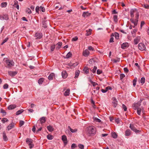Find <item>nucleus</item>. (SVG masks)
I'll list each match as a JSON object with an SVG mask.
<instances>
[{"mask_svg": "<svg viewBox=\"0 0 149 149\" xmlns=\"http://www.w3.org/2000/svg\"><path fill=\"white\" fill-rule=\"evenodd\" d=\"M87 131L90 135H94L96 133V129L95 127L89 126L87 128Z\"/></svg>", "mask_w": 149, "mask_h": 149, "instance_id": "nucleus-1", "label": "nucleus"}, {"mask_svg": "<svg viewBox=\"0 0 149 149\" xmlns=\"http://www.w3.org/2000/svg\"><path fill=\"white\" fill-rule=\"evenodd\" d=\"M130 15L132 18L134 17V14L135 15L136 19H138L139 15L138 12L136 9H132L130 10Z\"/></svg>", "mask_w": 149, "mask_h": 149, "instance_id": "nucleus-2", "label": "nucleus"}, {"mask_svg": "<svg viewBox=\"0 0 149 149\" xmlns=\"http://www.w3.org/2000/svg\"><path fill=\"white\" fill-rule=\"evenodd\" d=\"M6 67L7 68H10L14 65V63L12 61L9 59L6 60Z\"/></svg>", "mask_w": 149, "mask_h": 149, "instance_id": "nucleus-3", "label": "nucleus"}, {"mask_svg": "<svg viewBox=\"0 0 149 149\" xmlns=\"http://www.w3.org/2000/svg\"><path fill=\"white\" fill-rule=\"evenodd\" d=\"M130 127L132 131H134L136 134L139 133L141 132L140 130L136 129L134 124H130Z\"/></svg>", "mask_w": 149, "mask_h": 149, "instance_id": "nucleus-4", "label": "nucleus"}, {"mask_svg": "<svg viewBox=\"0 0 149 149\" xmlns=\"http://www.w3.org/2000/svg\"><path fill=\"white\" fill-rule=\"evenodd\" d=\"M36 13H39V11L40 10L42 12H44L45 11V8L41 6L40 7H39L38 6H37L36 8Z\"/></svg>", "mask_w": 149, "mask_h": 149, "instance_id": "nucleus-5", "label": "nucleus"}, {"mask_svg": "<svg viewBox=\"0 0 149 149\" xmlns=\"http://www.w3.org/2000/svg\"><path fill=\"white\" fill-rule=\"evenodd\" d=\"M138 47L141 51L145 50L146 49L145 45L143 43H140L138 45Z\"/></svg>", "mask_w": 149, "mask_h": 149, "instance_id": "nucleus-6", "label": "nucleus"}, {"mask_svg": "<svg viewBox=\"0 0 149 149\" xmlns=\"http://www.w3.org/2000/svg\"><path fill=\"white\" fill-rule=\"evenodd\" d=\"M42 27L44 28H46L47 27V25L48 24H50L49 22V20H44L42 21Z\"/></svg>", "mask_w": 149, "mask_h": 149, "instance_id": "nucleus-7", "label": "nucleus"}, {"mask_svg": "<svg viewBox=\"0 0 149 149\" xmlns=\"http://www.w3.org/2000/svg\"><path fill=\"white\" fill-rule=\"evenodd\" d=\"M140 105V103L137 102V103H135L133 105L132 107L133 109L136 110L138 108H139V107Z\"/></svg>", "mask_w": 149, "mask_h": 149, "instance_id": "nucleus-8", "label": "nucleus"}, {"mask_svg": "<svg viewBox=\"0 0 149 149\" xmlns=\"http://www.w3.org/2000/svg\"><path fill=\"white\" fill-rule=\"evenodd\" d=\"M34 37L36 39H40L42 37V33L37 32L35 34Z\"/></svg>", "mask_w": 149, "mask_h": 149, "instance_id": "nucleus-9", "label": "nucleus"}, {"mask_svg": "<svg viewBox=\"0 0 149 149\" xmlns=\"http://www.w3.org/2000/svg\"><path fill=\"white\" fill-rule=\"evenodd\" d=\"M8 74L10 76L12 77L15 76L17 74V71H9L8 72Z\"/></svg>", "mask_w": 149, "mask_h": 149, "instance_id": "nucleus-10", "label": "nucleus"}, {"mask_svg": "<svg viewBox=\"0 0 149 149\" xmlns=\"http://www.w3.org/2000/svg\"><path fill=\"white\" fill-rule=\"evenodd\" d=\"M62 140L63 141L64 145H66L68 143L67 138L66 136L65 135H63L62 136Z\"/></svg>", "mask_w": 149, "mask_h": 149, "instance_id": "nucleus-11", "label": "nucleus"}, {"mask_svg": "<svg viewBox=\"0 0 149 149\" xmlns=\"http://www.w3.org/2000/svg\"><path fill=\"white\" fill-rule=\"evenodd\" d=\"M129 46V45L127 42H125L123 43L121 45V48L123 49H125L127 48Z\"/></svg>", "mask_w": 149, "mask_h": 149, "instance_id": "nucleus-12", "label": "nucleus"}, {"mask_svg": "<svg viewBox=\"0 0 149 149\" xmlns=\"http://www.w3.org/2000/svg\"><path fill=\"white\" fill-rule=\"evenodd\" d=\"M113 101L112 103L113 104V106L114 107H116L118 105V102L115 97H113Z\"/></svg>", "mask_w": 149, "mask_h": 149, "instance_id": "nucleus-13", "label": "nucleus"}, {"mask_svg": "<svg viewBox=\"0 0 149 149\" xmlns=\"http://www.w3.org/2000/svg\"><path fill=\"white\" fill-rule=\"evenodd\" d=\"M131 131L129 129H127L125 131V135L126 136H130L131 134Z\"/></svg>", "mask_w": 149, "mask_h": 149, "instance_id": "nucleus-14", "label": "nucleus"}, {"mask_svg": "<svg viewBox=\"0 0 149 149\" xmlns=\"http://www.w3.org/2000/svg\"><path fill=\"white\" fill-rule=\"evenodd\" d=\"M91 13L88 12H84L82 14V16L84 18L87 17L88 16L90 15Z\"/></svg>", "mask_w": 149, "mask_h": 149, "instance_id": "nucleus-15", "label": "nucleus"}, {"mask_svg": "<svg viewBox=\"0 0 149 149\" xmlns=\"http://www.w3.org/2000/svg\"><path fill=\"white\" fill-rule=\"evenodd\" d=\"M90 52L87 49H86L84 51L83 53V55L85 56H87L89 54Z\"/></svg>", "mask_w": 149, "mask_h": 149, "instance_id": "nucleus-16", "label": "nucleus"}, {"mask_svg": "<svg viewBox=\"0 0 149 149\" xmlns=\"http://www.w3.org/2000/svg\"><path fill=\"white\" fill-rule=\"evenodd\" d=\"M62 77L64 79L66 78L68 76L67 73L66 71H63L62 72Z\"/></svg>", "mask_w": 149, "mask_h": 149, "instance_id": "nucleus-17", "label": "nucleus"}, {"mask_svg": "<svg viewBox=\"0 0 149 149\" xmlns=\"http://www.w3.org/2000/svg\"><path fill=\"white\" fill-rule=\"evenodd\" d=\"M39 120L40 123L41 124H42L43 123H45L46 121V120L45 119V117H42Z\"/></svg>", "mask_w": 149, "mask_h": 149, "instance_id": "nucleus-18", "label": "nucleus"}, {"mask_svg": "<svg viewBox=\"0 0 149 149\" xmlns=\"http://www.w3.org/2000/svg\"><path fill=\"white\" fill-rule=\"evenodd\" d=\"M140 39V37H138L134 39V44L135 45L137 44L138 43Z\"/></svg>", "mask_w": 149, "mask_h": 149, "instance_id": "nucleus-19", "label": "nucleus"}, {"mask_svg": "<svg viewBox=\"0 0 149 149\" xmlns=\"http://www.w3.org/2000/svg\"><path fill=\"white\" fill-rule=\"evenodd\" d=\"M16 107V105L15 104H11L8 107V109L9 110L12 109Z\"/></svg>", "mask_w": 149, "mask_h": 149, "instance_id": "nucleus-20", "label": "nucleus"}, {"mask_svg": "<svg viewBox=\"0 0 149 149\" xmlns=\"http://www.w3.org/2000/svg\"><path fill=\"white\" fill-rule=\"evenodd\" d=\"M0 19H8V17L7 15L3 14L0 15Z\"/></svg>", "mask_w": 149, "mask_h": 149, "instance_id": "nucleus-21", "label": "nucleus"}, {"mask_svg": "<svg viewBox=\"0 0 149 149\" xmlns=\"http://www.w3.org/2000/svg\"><path fill=\"white\" fill-rule=\"evenodd\" d=\"M70 89H67L64 93V96H66L69 95L70 94Z\"/></svg>", "mask_w": 149, "mask_h": 149, "instance_id": "nucleus-22", "label": "nucleus"}, {"mask_svg": "<svg viewBox=\"0 0 149 149\" xmlns=\"http://www.w3.org/2000/svg\"><path fill=\"white\" fill-rule=\"evenodd\" d=\"M54 76L55 75L54 73H51L48 76V78L50 80H52Z\"/></svg>", "mask_w": 149, "mask_h": 149, "instance_id": "nucleus-23", "label": "nucleus"}, {"mask_svg": "<svg viewBox=\"0 0 149 149\" xmlns=\"http://www.w3.org/2000/svg\"><path fill=\"white\" fill-rule=\"evenodd\" d=\"M132 22L134 24V26H133V27H134L137 25V24L138 20L134 21V19H130Z\"/></svg>", "mask_w": 149, "mask_h": 149, "instance_id": "nucleus-24", "label": "nucleus"}, {"mask_svg": "<svg viewBox=\"0 0 149 149\" xmlns=\"http://www.w3.org/2000/svg\"><path fill=\"white\" fill-rule=\"evenodd\" d=\"M14 126V123H11L7 127V129L9 130L13 128Z\"/></svg>", "mask_w": 149, "mask_h": 149, "instance_id": "nucleus-25", "label": "nucleus"}, {"mask_svg": "<svg viewBox=\"0 0 149 149\" xmlns=\"http://www.w3.org/2000/svg\"><path fill=\"white\" fill-rule=\"evenodd\" d=\"M47 128L48 130L50 132H52L54 130V128L51 125L47 126Z\"/></svg>", "mask_w": 149, "mask_h": 149, "instance_id": "nucleus-26", "label": "nucleus"}, {"mask_svg": "<svg viewBox=\"0 0 149 149\" xmlns=\"http://www.w3.org/2000/svg\"><path fill=\"white\" fill-rule=\"evenodd\" d=\"M111 135L112 137L114 139H116L117 138V137H118L117 134L115 132H111Z\"/></svg>", "mask_w": 149, "mask_h": 149, "instance_id": "nucleus-27", "label": "nucleus"}, {"mask_svg": "<svg viewBox=\"0 0 149 149\" xmlns=\"http://www.w3.org/2000/svg\"><path fill=\"white\" fill-rule=\"evenodd\" d=\"M62 43L61 42H59L56 44V45H58V46H57L56 47V49H59L61 48L62 45Z\"/></svg>", "mask_w": 149, "mask_h": 149, "instance_id": "nucleus-28", "label": "nucleus"}, {"mask_svg": "<svg viewBox=\"0 0 149 149\" xmlns=\"http://www.w3.org/2000/svg\"><path fill=\"white\" fill-rule=\"evenodd\" d=\"M3 139L5 141H6L8 140V139L7 137L6 134L5 132H3Z\"/></svg>", "mask_w": 149, "mask_h": 149, "instance_id": "nucleus-29", "label": "nucleus"}, {"mask_svg": "<svg viewBox=\"0 0 149 149\" xmlns=\"http://www.w3.org/2000/svg\"><path fill=\"white\" fill-rule=\"evenodd\" d=\"M80 71L79 70H77L75 72V76L74 77L75 78H77L78 77L79 74H80Z\"/></svg>", "mask_w": 149, "mask_h": 149, "instance_id": "nucleus-30", "label": "nucleus"}, {"mask_svg": "<svg viewBox=\"0 0 149 149\" xmlns=\"http://www.w3.org/2000/svg\"><path fill=\"white\" fill-rule=\"evenodd\" d=\"M68 129H69L70 131L73 133H75L77 131V129H75L74 130L72 129L70 126H68Z\"/></svg>", "mask_w": 149, "mask_h": 149, "instance_id": "nucleus-31", "label": "nucleus"}, {"mask_svg": "<svg viewBox=\"0 0 149 149\" xmlns=\"http://www.w3.org/2000/svg\"><path fill=\"white\" fill-rule=\"evenodd\" d=\"M93 119L94 121H95L96 122L98 123H100L101 122V120L100 119L96 117H93Z\"/></svg>", "mask_w": 149, "mask_h": 149, "instance_id": "nucleus-32", "label": "nucleus"}, {"mask_svg": "<svg viewBox=\"0 0 149 149\" xmlns=\"http://www.w3.org/2000/svg\"><path fill=\"white\" fill-rule=\"evenodd\" d=\"M145 81V79L144 77H142L141 80H140V82L142 84V85H143L144 84Z\"/></svg>", "mask_w": 149, "mask_h": 149, "instance_id": "nucleus-33", "label": "nucleus"}, {"mask_svg": "<svg viewBox=\"0 0 149 149\" xmlns=\"http://www.w3.org/2000/svg\"><path fill=\"white\" fill-rule=\"evenodd\" d=\"M83 71L86 74H88L89 73V70L87 67H85L83 69Z\"/></svg>", "mask_w": 149, "mask_h": 149, "instance_id": "nucleus-34", "label": "nucleus"}, {"mask_svg": "<svg viewBox=\"0 0 149 149\" xmlns=\"http://www.w3.org/2000/svg\"><path fill=\"white\" fill-rule=\"evenodd\" d=\"M44 79L43 78H40L38 81V83L39 84H41L44 81Z\"/></svg>", "mask_w": 149, "mask_h": 149, "instance_id": "nucleus-35", "label": "nucleus"}, {"mask_svg": "<svg viewBox=\"0 0 149 149\" xmlns=\"http://www.w3.org/2000/svg\"><path fill=\"white\" fill-rule=\"evenodd\" d=\"M72 56V54L70 52H69L66 55V58H69L71 57Z\"/></svg>", "mask_w": 149, "mask_h": 149, "instance_id": "nucleus-36", "label": "nucleus"}, {"mask_svg": "<svg viewBox=\"0 0 149 149\" xmlns=\"http://www.w3.org/2000/svg\"><path fill=\"white\" fill-rule=\"evenodd\" d=\"M7 5L6 2H2L1 4V6L2 8L5 7Z\"/></svg>", "mask_w": 149, "mask_h": 149, "instance_id": "nucleus-37", "label": "nucleus"}, {"mask_svg": "<svg viewBox=\"0 0 149 149\" xmlns=\"http://www.w3.org/2000/svg\"><path fill=\"white\" fill-rule=\"evenodd\" d=\"M24 111V110L23 109H21L18 110L17 112H16V114L17 115H18L22 113Z\"/></svg>", "mask_w": 149, "mask_h": 149, "instance_id": "nucleus-38", "label": "nucleus"}, {"mask_svg": "<svg viewBox=\"0 0 149 149\" xmlns=\"http://www.w3.org/2000/svg\"><path fill=\"white\" fill-rule=\"evenodd\" d=\"M95 62L93 59H91L89 61V63L90 64L93 65Z\"/></svg>", "mask_w": 149, "mask_h": 149, "instance_id": "nucleus-39", "label": "nucleus"}, {"mask_svg": "<svg viewBox=\"0 0 149 149\" xmlns=\"http://www.w3.org/2000/svg\"><path fill=\"white\" fill-rule=\"evenodd\" d=\"M137 81V79L136 78H135L133 80V86L134 87H135V86Z\"/></svg>", "mask_w": 149, "mask_h": 149, "instance_id": "nucleus-40", "label": "nucleus"}, {"mask_svg": "<svg viewBox=\"0 0 149 149\" xmlns=\"http://www.w3.org/2000/svg\"><path fill=\"white\" fill-rule=\"evenodd\" d=\"M8 121V120L6 118H3L1 120V121L3 123H5L6 122H7Z\"/></svg>", "mask_w": 149, "mask_h": 149, "instance_id": "nucleus-41", "label": "nucleus"}, {"mask_svg": "<svg viewBox=\"0 0 149 149\" xmlns=\"http://www.w3.org/2000/svg\"><path fill=\"white\" fill-rule=\"evenodd\" d=\"M47 139L49 140H52L53 138V136L51 135L48 134L47 136Z\"/></svg>", "mask_w": 149, "mask_h": 149, "instance_id": "nucleus-42", "label": "nucleus"}, {"mask_svg": "<svg viewBox=\"0 0 149 149\" xmlns=\"http://www.w3.org/2000/svg\"><path fill=\"white\" fill-rule=\"evenodd\" d=\"M0 112L3 114V116H5L6 114V112L2 109H1Z\"/></svg>", "mask_w": 149, "mask_h": 149, "instance_id": "nucleus-43", "label": "nucleus"}, {"mask_svg": "<svg viewBox=\"0 0 149 149\" xmlns=\"http://www.w3.org/2000/svg\"><path fill=\"white\" fill-rule=\"evenodd\" d=\"M137 109V114H138V115H140L141 112V109L140 108H138V109Z\"/></svg>", "mask_w": 149, "mask_h": 149, "instance_id": "nucleus-44", "label": "nucleus"}, {"mask_svg": "<svg viewBox=\"0 0 149 149\" xmlns=\"http://www.w3.org/2000/svg\"><path fill=\"white\" fill-rule=\"evenodd\" d=\"M26 12L28 13H31V10L29 8H27L26 9Z\"/></svg>", "mask_w": 149, "mask_h": 149, "instance_id": "nucleus-45", "label": "nucleus"}, {"mask_svg": "<svg viewBox=\"0 0 149 149\" xmlns=\"http://www.w3.org/2000/svg\"><path fill=\"white\" fill-rule=\"evenodd\" d=\"M97 69V68L96 66H94L93 67V69L92 71L93 73H95L96 72V70Z\"/></svg>", "mask_w": 149, "mask_h": 149, "instance_id": "nucleus-46", "label": "nucleus"}, {"mask_svg": "<svg viewBox=\"0 0 149 149\" xmlns=\"http://www.w3.org/2000/svg\"><path fill=\"white\" fill-rule=\"evenodd\" d=\"M55 48V45H52L50 47V49L51 51H54V49Z\"/></svg>", "mask_w": 149, "mask_h": 149, "instance_id": "nucleus-47", "label": "nucleus"}, {"mask_svg": "<svg viewBox=\"0 0 149 149\" xmlns=\"http://www.w3.org/2000/svg\"><path fill=\"white\" fill-rule=\"evenodd\" d=\"M8 40V38H6L5 39L3 40V42L1 43V45H2L4 43L6 42Z\"/></svg>", "mask_w": 149, "mask_h": 149, "instance_id": "nucleus-48", "label": "nucleus"}, {"mask_svg": "<svg viewBox=\"0 0 149 149\" xmlns=\"http://www.w3.org/2000/svg\"><path fill=\"white\" fill-rule=\"evenodd\" d=\"M26 143H31L32 142V140L31 139L27 138L26 139Z\"/></svg>", "mask_w": 149, "mask_h": 149, "instance_id": "nucleus-49", "label": "nucleus"}, {"mask_svg": "<svg viewBox=\"0 0 149 149\" xmlns=\"http://www.w3.org/2000/svg\"><path fill=\"white\" fill-rule=\"evenodd\" d=\"M115 36L116 39H118L119 38V35L118 33H115Z\"/></svg>", "mask_w": 149, "mask_h": 149, "instance_id": "nucleus-50", "label": "nucleus"}, {"mask_svg": "<svg viewBox=\"0 0 149 149\" xmlns=\"http://www.w3.org/2000/svg\"><path fill=\"white\" fill-rule=\"evenodd\" d=\"M122 107L125 111H126L127 110V108L126 106L124 104H123L122 105Z\"/></svg>", "mask_w": 149, "mask_h": 149, "instance_id": "nucleus-51", "label": "nucleus"}, {"mask_svg": "<svg viewBox=\"0 0 149 149\" xmlns=\"http://www.w3.org/2000/svg\"><path fill=\"white\" fill-rule=\"evenodd\" d=\"M24 122L22 120H20L19 121V125L20 127H21L24 124Z\"/></svg>", "mask_w": 149, "mask_h": 149, "instance_id": "nucleus-52", "label": "nucleus"}, {"mask_svg": "<svg viewBox=\"0 0 149 149\" xmlns=\"http://www.w3.org/2000/svg\"><path fill=\"white\" fill-rule=\"evenodd\" d=\"M3 88L4 89H6L8 87V85L7 84H5L3 86Z\"/></svg>", "mask_w": 149, "mask_h": 149, "instance_id": "nucleus-53", "label": "nucleus"}, {"mask_svg": "<svg viewBox=\"0 0 149 149\" xmlns=\"http://www.w3.org/2000/svg\"><path fill=\"white\" fill-rule=\"evenodd\" d=\"M143 7L146 9H149V5L147 4H144Z\"/></svg>", "mask_w": 149, "mask_h": 149, "instance_id": "nucleus-54", "label": "nucleus"}, {"mask_svg": "<svg viewBox=\"0 0 149 149\" xmlns=\"http://www.w3.org/2000/svg\"><path fill=\"white\" fill-rule=\"evenodd\" d=\"M120 76V79L122 80L123 78L125 77V75L123 74H121Z\"/></svg>", "mask_w": 149, "mask_h": 149, "instance_id": "nucleus-55", "label": "nucleus"}, {"mask_svg": "<svg viewBox=\"0 0 149 149\" xmlns=\"http://www.w3.org/2000/svg\"><path fill=\"white\" fill-rule=\"evenodd\" d=\"M145 24V23L144 21H142L141 22V25H140V28H141V29L142 28V26H143L144 25V24Z\"/></svg>", "mask_w": 149, "mask_h": 149, "instance_id": "nucleus-56", "label": "nucleus"}, {"mask_svg": "<svg viewBox=\"0 0 149 149\" xmlns=\"http://www.w3.org/2000/svg\"><path fill=\"white\" fill-rule=\"evenodd\" d=\"M79 147L81 149H84V146L83 145L80 144L79 145Z\"/></svg>", "mask_w": 149, "mask_h": 149, "instance_id": "nucleus-57", "label": "nucleus"}, {"mask_svg": "<svg viewBox=\"0 0 149 149\" xmlns=\"http://www.w3.org/2000/svg\"><path fill=\"white\" fill-rule=\"evenodd\" d=\"M102 71L101 70H100V69H98L97 70V74H100L101 73H102Z\"/></svg>", "mask_w": 149, "mask_h": 149, "instance_id": "nucleus-58", "label": "nucleus"}, {"mask_svg": "<svg viewBox=\"0 0 149 149\" xmlns=\"http://www.w3.org/2000/svg\"><path fill=\"white\" fill-rule=\"evenodd\" d=\"M124 71L125 73H127L129 72V70L127 68H124Z\"/></svg>", "mask_w": 149, "mask_h": 149, "instance_id": "nucleus-59", "label": "nucleus"}, {"mask_svg": "<svg viewBox=\"0 0 149 149\" xmlns=\"http://www.w3.org/2000/svg\"><path fill=\"white\" fill-rule=\"evenodd\" d=\"M76 145L74 143H73L71 145V148L74 149V148L76 147Z\"/></svg>", "mask_w": 149, "mask_h": 149, "instance_id": "nucleus-60", "label": "nucleus"}, {"mask_svg": "<svg viewBox=\"0 0 149 149\" xmlns=\"http://www.w3.org/2000/svg\"><path fill=\"white\" fill-rule=\"evenodd\" d=\"M78 38L77 37H75L73 38L72 39V41H76L77 40Z\"/></svg>", "mask_w": 149, "mask_h": 149, "instance_id": "nucleus-61", "label": "nucleus"}, {"mask_svg": "<svg viewBox=\"0 0 149 149\" xmlns=\"http://www.w3.org/2000/svg\"><path fill=\"white\" fill-rule=\"evenodd\" d=\"M106 89L107 90V91L108 90H111L112 89V88L111 86H108L106 88Z\"/></svg>", "mask_w": 149, "mask_h": 149, "instance_id": "nucleus-62", "label": "nucleus"}, {"mask_svg": "<svg viewBox=\"0 0 149 149\" xmlns=\"http://www.w3.org/2000/svg\"><path fill=\"white\" fill-rule=\"evenodd\" d=\"M117 13V12L116 11V10H114L112 11V14H116Z\"/></svg>", "mask_w": 149, "mask_h": 149, "instance_id": "nucleus-63", "label": "nucleus"}, {"mask_svg": "<svg viewBox=\"0 0 149 149\" xmlns=\"http://www.w3.org/2000/svg\"><path fill=\"white\" fill-rule=\"evenodd\" d=\"M109 42H113V37H111L109 40Z\"/></svg>", "mask_w": 149, "mask_h": 149, "instance_id": "nucleus-64", "label": "nucleus"}]
</instances>
